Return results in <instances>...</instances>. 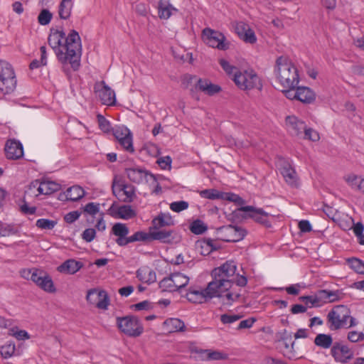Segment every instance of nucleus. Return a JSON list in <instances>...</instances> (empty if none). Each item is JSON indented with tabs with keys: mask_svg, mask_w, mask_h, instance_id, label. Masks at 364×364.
<instances>
[{
	"mask_svg": "<svg viewBox=\"0 0 364 364\" xmlns=\"http://www.w3.org/2000/svg\"><path fill=\"white\" fill-rule=\"evenodd\" d=\"M350 267L358 274H364V262L358 258H350L348 259Z\"/></svg>",
	"mask_w": 364,
	"mask_h": 364,
	"instance_id": "obj_47",
	"label": "nucleus"
},
{
	"mask_svg": "<svg viewBox=\"0 0 364 364\" xmlns=\"http://www.w3.org/2000/svg\"><path fill=\"white\" fill-rule=\"evenodd\" d=\"M196 88L205 95L212 96L221 91L220 85L211 82L208 79L200 78L198 80Z\"/></svg>",
	"mask_w": 364,
	"mask_h": 364,
	"instance_id": "obj_25",
	"label": "nucleus"
},
{
	"mask_svg": "<svg viewBox=\"0 0 364 364\" xmlns=\"http://www.w3.org/2000/svg\"><path fill=\"white\" fill-rule=\"evenodd\" d=\"M83 267L81 262L74 259H69L63 262L57 267V271L62 274H74L80 271Z\"/></svg>",
	"mask_w": 364,
	"mask_h": 364,
	"instance_id": "obj_24",
	"label": "nucleus"
},
{
	"mask_svg": "<svg viewBox=\"0 0 364 364\" xmlns=\"http://www.w3.org/2000/svg\"><path fill=\"white\" fill-rule=\"evenodd\" d=\"M202 38L207 46L213 48L225 51L230 47V42L222 32L210 28L203 30Z\"/></svg>",
	"mask_w": 364,
	"mask_h": 364,
	"instance_id": "obj_8",
	"label": "nucleus"
},
{
	"mask_svg": "<svg viewBox=\"0 0 364 364\" xmlns=\"http://www.w3.org/2000/svg\"><path fill=\"white\" fill-rule=\"evenodd\" d=\"M109 214L117 219L129 220L134 218L136 215L135 210L128 205H123L119 207L109 208Z\"/></svg>",
	"mask_w": 364,
	"mask_h": 364,
	"instance_id": "obj_22",
	"label": "nucleus"
},
{
	"mask_svg": "<svg viewBox=\"0 0 364 364\" xmlns=\"http://www.w3.org/2000/svg\"><path fill=\"white\" fill-rule=\"evenodd\" d=\"M114 136L124 150L129 153L134 151L132 134L128 128L117 127L114 130Z\"/></svg>",
	"mask_w": 364,
	"mask_h": 364,
	"instance_id": "obj_15",
	"label": "nucleus"
},
{
	"mask_svg": "<svg viewBox=\"0 0 364 364\" xmlns=\"http://www.w3.org/2000/svg\"><path fill=\"white\" fill-rule=\"evenodd\" d=\"M17 87V78L13 66L5 60H0V92L11 95Z\"/></svg>",
	"mask_w": 364,
	"mask_h": 364,
	"instance_id": "obj_5",
	"label": "nucleus"
},
{
	"mask_svg": "<svg viewBox=\"0 0 364 364\" xmlns=\"http://www.w3.org/2000/svg\"><path fill=\"white\" fill-rule=\"evenodd\" d=\"M281 173L283 176L285 181L292 187H297L299 186V180L295 170L289 164L284 165L281 168Z\"/></svg>",
	"mask_w": 364,
	"mask_h": 364,
	"instance_id": "obj_29",
	"label": "nucleus"
},
{
	"mask_svg": "<svg viewBox=\"0 0 364 364\" xmlns=\"http://www.w3.org/2000/svg\"><path fill=\"white\" fill-rule=\"evenodd\" d=\"M94 90L97 97L103 105L107 106H113L115 105V92L105 81L96 82L94 86Z\"/></svg>",
	"mask_w": 364,
	"mask_h": 364,
	"instance_id": "obj_12",
	"label": "nucleus"
},
{
	"mask_svg": "<svg viewBox=\"0 0 364 364\" xmlns=\"http://www.w3.org/2000/svg\"><path fill=\"white\" fill-rule=\"evenodd\" d=\"M285 124L287 131L290 134L300 137L306 125V123L294 115H289L286 117Z\"/></svg>",
	"mask_w": 364,
	"mask_h": 364,
	"instance_id": "obj_19",
	"label": "nucleus"
},
{
	"mask_svg": "<svg viewBox=\"0 0 364 364\" xmlns=\"http://www.w3.org/2000/svg\"><path fill=\"white\" fill-rule=\"evenodd\" d=\"M198 353L203 359L218 360L226 358L224 353L217 350H200Z\"/></svg>",
	"mask_w": 364,
	"mask_h": 364,
	"instance_id": "obj_37",
	"label": "nucleus"
},
{
	"mask_svg": "<svg viewBox=\"0 0 364 364\" xmlns=\"http://www.w3.org/2000/svg\"><path fill=\"white\" fill-rule=\"evenodd\" d=\"M331 353L336 361L342 363L348 362L353 357V352L347 346L338 343L333 346Z\"/></svg>",
	"mask_w": 364,
	"mask_h": 364,
	"instance_id": "obj_20",
	"label": "nucleus"
},
{
	"mask_svg": "<svg viewBox=\"0 0 364 364\" xmlns=\"http://www.w3.org/2000/svg\"><path fill=\"white\" fill-rule=\"evenodd\" d=\"M233 82L236 86L242 90H250L253 89L261 90L262 81L256 72L251 69L240 70L234 75Z\"/></svg>",
	"mask_w": 364,
	"mask_h": 364,
	"instance_id": "obj_6",
	"label": "nucleus"
},
{
	"mask_svg": "<svg viewBox=\"0 0 364 364\" xmlns=\"http://www.w3.org/2000/svg\"><path fill=\"white\" fill-rule=\"evenodd\" d=\"M136 277L142 283L151 284L156 281L155 271L149 266H142L136 272Z\"/></svg>",
	"mask_w": 364,
	"mask_h": 364,
	"instance_id": "obj_23",
	"label": "nucleus"
},
{
	"mask_svg": "<svg viewBox=\"0 0 364 364\" xmlns=\"http://www.w3.org/2000/svg\"><path fill=\"white\" fill-rule=\"evenodd\" d=\"M325 304L339 301L341 299V292L339 290L322 289Z\"/></svg>",
	"mask_w": 364,
	"mask_h": 364,
	"instance_id": "obj_40",
	"label": "nucleus"
},
{
	"mask_svg": "<svg viewBox=\"0 0 364 364\" xmlns=\"http://www.w3.org/2000/svg\"><path fill=\"white\" fill-rule=\"evenodd\" d=\"M363 177L360 176L355 175L354 173H350L344 176V180L346 183L353 190L358 191L359 184Z\"/></svg>",
	"mask_w": 364,
	"mask_h": 364,
	"instance_id": "obj_44",
	"label": "nucleus"
},
{
	"mask_svg": "<svg viewBox=\"0 0 364 364\" xmlns=\"http://www.w3.org/2000/svg\"><path fill=\"white\" fill-rule=\"evenodd\" d=\"M40 188V181L35 180L32 181L26 191V196L28 197H38L41 196Z\"/></svg>",
	"mask_w": 364,
	"mask_h": 364,
	"instance_id": "obj_43",
	"label": "nucleus"
},
{
	"mask_svg": "<svg viewBox=\"0 0 364 364\" xmlns=\"http://www.w3.org/2000/svg\"><path fill=\"white\" fill-rule=\"evenodd\" d=\"M56 225V220L47 218H40L36 222V227L41 230H53Z\"/></svg>",
	"mask_w": 364,
	"mask_h": 364,
	"instance_id": "obj_48",
	"label": "nucleus"
},
{
	"mask_svg": "<svg viewBox=\"0 0 364 364\" xmlns=\"http://www.w3.org/2000/svg\"><path fill=\"white\" fill-rule=\"evenodd\" d=\"M53 18L52 13L46 9L41 10L38 16V22L42 26H46L50 23Z\"/></svg>",
	"mask_w": 364,
	"mask_h": 364,
	"instance_id": "obj_51",
	"label": "nucleus"
},
{
	"mask_svg": "<svg viewBox=\"0 0 364 364\" xmlns=\"http://www.w3.org/2000/svg\"><path fill=\"white\" fill-rule=\"evenodd\" d=\"M116 324L119 330L129 337H139L144 332V326L140 320L134 316L117 317Z\"/></svg>",
	"mask_w": 364,
	"mask_h": 364,
	"instance_id": "obj_7",
	"label": "nucleus"
},
{
	"mask_svg": "<svg viewBox=\"0 0 364 364\" xmlns=\"http://www.w3.org/2000/svg\"><path fill=\"white\" fill-rule=\"evenodd\" d=\"M97 117L100 129L105 133H109L112 129L109 120L102 114H98Z\"/></svg>",
	"mask_w": 364,
	"mask_h": 364,
	"instance_id": "obj_54",
	"label": "nucleus"
},
{
	"mask_svg": "<svg viewBox=\"0 0 364 364\" xmlns=\"http://www.w3.org/2000/svg\"><path fill=\"white\" fill-rule=\"evenodd\" d=\"M151 230V241L159 240L164 243H169L171 242L173 237V231L167 229H150Z\"/></svg>",
	"mask_w": 364,
	"mask_h": 364,
	"instance_id": "obj_28",
	"label": "nucleus"
},
{
	"mask_svg": "<svg viewBox=\"0 0 364 364\" xmlns=\"http://www.w3.org/2000/svg\"><path fill=\"white\" fill-rule=\"evenodd\" d=\"M33 283L47 293L53 294L56 291V288L51 277L42 268H40L38 272L36 273L33 278Z\"/></svg>",
	"mask_w": 364,
	"mask_h": 364,
	"instance_id": "obj_13",
	"label": "nucleus"
},
{
	"mask_svg": "<svg viewBox=\"0 0 364 364\" xmlns=\"http://www.w3.org/2000/svg\"><path fill=\"white\" fill-rule=\"evenodd\" d=\"M274 75L276 81L282 87H296L299 82L298 69L287 56L277 58L274 66Z\"/></svg>",
	"mask_w": 364,
	"mask_h": 364,
	"instance_id": "obj_2",
	"label": "nucleus"
},
{
	"mask_svg": "<svg viewBox=\"0 0 364 364\" xmlns=\"http://www.w3.org/2000/svg\"><path fill=\"white\" fill-rule=\"evenodd\" d=\"M244 42L254 44L257 41V37L255 33V31L250 28V26L247 28V31L243 33V35L240 38Z\"/></svg>",
	"mask_w": 364,
	"mask_h": 364,
	"instance_id": "obj_56",
	"label": "nucleus"
},
{
	"mask_svg": "<svg viewBox=\"0 0 364 364\" xmlns=\"http://www.w3.org/2000/svg\"><path fill=\"white\" fill-rule=\"evenodd\" d=\"M188 203L184 200L175 201L170 204V209L176 213H180L188 208Z\"/></svg>",
	"mask_w": 364,
	"mask_h": 364,
	"instance_id": "obj_57",
	"label": "nucleus"
},
{
	"mask_svg": "<svg viewBox=\"0 0 364 364\" xmlns=\"http://www.w3.org/2000/svg\"><path fill=\"white\" fill-rule=\"evenodd\" d=\"M186 296L188 301L194 304H203L211 299L208 285L205 287L198 285L191 286Z\"/></svg>",
	"mask_w": 364,
	"mask_h": 364,
	"instance_id": "obj_14",
	"label": "nucleus"
},
{
	"mask_svg": "<svg viewBox=\"0 0 364 364\" xmlns=\"http://www.w3.org/2000/svg\"><path fill=\"white\" fill-rule=\"evenodd\" d=\"M221 191L214 188L205 189L199 192L201 198L210 200L221 199Z\"/></svg>",
	"mask_w": 364,
	"mask_h": 364,
	"instance_id": "obj_46",
	"label": "nucleus"
},
{
	"mask_svg": "<svg viewBox=\"0 0 364 364\" xmlns=\"http://www.w3.org/2000/svg\"><path fill=\"white\" fill-rule=\"evenodd\" d=\"M216 235L223 241L235 242L243 239L245 231L240 227L230 225L218 228Z\"/></svg>",
	"mask_w": 364,
	"mask_h": 364,
	"instance_id": "obj_10",
	"label": "nucleus"
},
{
	"mask_svg": "<svg viewBox=\"0 0 364 364\" xmlns=\"http://www.w3.org/2000/svg\"><path fill=\"white\" fill-rule=\"evenodd\" d=\"M189 229L195 235H201L207 230V225L200 220H195L191 224Z\"/></svg>",
	"mask_w": 364,
	"mask_h": 364,
	"instance_id": "obj_41",
	"label": "nucleus"
},
{
	"mask_svg": "<svg viewBox=\"0 0 364 364\" xmlns=\"http://www.w3.org/2000/svg\"><path fill=\"white\" fill-rule=\"evenodd\" d=\"M73 3L72 0H62L58 9V14L60 18L68 19L71 15Z\"/></svg>",
	"mask_w": 364,
	"mask_h": 364,
	"instance_id": "obj_32",
	"label": "nucleus"
},
{
	"mask_svg": "<svg viewBox=\"0 0 364 364\" xmlns=\"http://www.w3.org/2000/svg\"><path fill=\"white\" fill-rule=\"evenodd\" d=\"M348 340L352 343H357L364 341V334L363 332L351 331L348 333Z\"/></svg>",
	"mask_w": 364,
	"mask_h": 364,
	"instance_id": "obj_60",
	"label": "nucleus"
},
{
	"mask_svg": "<svg viewBox=\"0 0 364 364\" xmlns=\"http://www.w3.org/2000/svg\"><path fill=\"white\" fill-rule=\"evenodd\" d=\"M315 93L307 87H297V100L309 104L314 101Z\"/></svg>",
	"mask_w": 364,
	"mask_h": 364,
	"instance_id": "obj_31",
	"label": "nucleus"
},
{
	"mask_svg": "<svg viewBox=\"0 0 364 364\" xmlns=\"http://www.w3.org/2000/svg\"><path fill=\"white\" fill-rule=\"evenodd\" d=\"M314 344L320 348L328 349L333 344L332 336L329 334L319 333L315 337Z\"/></svg>",
	"mask_w": 364,
	"mask_h": 364,
	"instance_id": "obj_35",
	"label": "nucleus"
},
{
	"mask_svg": "<svg viewBox=\"0 0 364 364\" xmlns=\"http://www.w3.org/2000/svg\"><path fill=\"white\" fill-rule=\"evenodd\" d=\"M4 151L6 159L10 160H18L23 156V144L15 139H9L6 141Z\"/></svg>",
	"mask_w": 364,
	"mask_h": 364,
	"instance_id": "obj_18",
	"label": "nucleus"
},
{
	"mask_svg": "<svg viewBox=\"0 0 364 364\" xmlns=\"http://www.w3.org/2000/svg\"><path fill=\"white\" fill-rule=\"evenodd\" d=\"M40 188L41 196L50 195L60 189V185L50 181H40Z\"/></svg>",
	"mask_w": 364,
	"mask_h": 364,
	"instance_id": "obj_33",
	"label": "nucleus"
},
{
	"mask_svg": "<svg viewBox=\"0 0 364 364\" xmlns=\"http://www.w3.org/2000/svg\"><path fill=\"white\" fill-rule=\"evenodd\" d=\"M327 321L329 328L333 331L357 325L355 319L350 316V309L344 305L333 307L327 315Z\"/></svg>",
	"mask_w": 364,
	"mask_h": 364,
	"instance_id": "obj_4",
	"label": "nucleus"
},
{
	"mask_svg": "<svg viewBox=\"0 0 364 364\" xmlns=\"http://www.w3.org/2000/svg\"><path fill=\"white\" fill-rule=\"evenodd\" d=\"M81 215V212L78 210L68 213L64 216V220L68 223H73L77 220Z\"/></svg>",
	"mask_w": 364,
	"mask_h": 364,
	"instance_id": "obj_64",
	"label": "nucleus"
},
{
	"mask_svg": "<svg viewBox=\"0 0 364 364\" xmlns=\"http://www.w3.org/2000/svg\"><path fill=\"white\" fill-rule=\"evenodd\" d=\"M242 318V316L237 314H225L220 316V321L224 324L232 323Z\"/></svg>",
	"mask_w": 364,
	"mask_h": 364,
	"instance_id": "obj_59",
	"label": "nucleus"
},
{
	"mask_svg": "<svg viewBox=\"0 0 364 364\" xmlns=\"http://www.w3.org/2000/svg\"><path fill=\"white\" fill-rule=\"evenodd\" d=\"M16 346L14 343H8L1 347L0 353L4 358H11L15 352Z\"/></svg>",
	"mask_w": 364,
	"mask_h": 364,
	"instance_id": "obj_50",
	"label": "nucleus"
},
{
	"mask_svg": "<svg viewBox=\"0 0 364 364\" xmlns=\"http://www.w3.org/2000/svg\"><path fill=\"white\" fill-rule=\"evenodd\" d=\"M218 63L224 72L233 80L234 75L239 73L240 70H238L237 67L233 65L228 60L225 58H220Z\"/></svg>",
	"mask_w": 364,
	"mask_h": 364,
	"instance_id": "obj_36",
	"label": "nucleus"
},
{
	"mask_svg": "<svg viewBox=\"0 0 364 364\" xmlns=\"http://www.w3.org/2000/svg\"><path fill=\"white\" fill-rule=\"evenodd\" d=\"M163 328L168 333L183 332L186 331L184 322L177 318H169L163 323Z\"/></svg>",
	"mask_w": 364,
	"mask_h": 364,
	"instance_id": "obj_27",
	"label": "nucleus"
},
{
	"mask_svg": "<svg viewBox=\"0 0 364 364\" xmlns=\"http://www.w3.org/2000/svg\"><path fill=\"white\" fill-rule=\"evenodd\" d=\"M112 232L114 235L117 237L116 243L121 247L128 245V234L129 230L126 224L117 223H115L112 228Z\"/></svg>",
	"mask_w": 364,
	"mask_h": 364,
	"instance_id": "obj_21",
	"label": "nucleus"
},
{
	"mask_svg": "<svg viewBox=\"0 0 364 364\" xmlns=\"http://www.w3.org/2000/svg\"><path fill=\"white\" fill-rule=\"evenodd\" d=\"M174 221L168 213H160L151 221L150 229H163L166 227L172 226Z\"/></svg>",
	"mask_w": 364,
	"mask_h": 364,
	"instance_id": "obj_26",
	"label": "nucleus"
},
{
	"mask_svg": "<svg viewBox=\"0 0 364 364\" xmlns=\"http://www.w3.org/2000/svg\"><path fill=\"white\" fill-rule=\"evenodd\" d=\"M159 287L164 291L173 292L177 291V288L174 284L171 274L164 278L159 282Z\"/></svg>",
	"mask_w": 364,
	"mask_h": 364,
	"instance_id": "obj_42",
	"label": "nucleus"
},
{
	"mask_svg": "<svg viewBox=\"0 0 364 364\" xmlns=\"http://www.w3.org/2000/svg\"><path fill=\"white\" fill-rule=\"evenodd\" d=\"M171 158L168 156L160 157L157 159V164L162 169H170L171 167Z\"/></svg>",
	"mask_w": 364,
	"mask_h": 364,
	"instance_id": "obj_62",
	"label": "nucleus"
},
{
	"mask_svg": "<svg viewBox=\"0 0 364 364\" xmlns=\"http://www.w3.org/2000/svg\"><path fill=\"white\" fill-rule=\"evenodd\" d=\"M210 299L218 298L220 301L226 306H231L238 300L241 294V289L234 287L228 281H223L217 278L208 284Z\"/></svg>",
	"mask_w": 364,
	"mask_h": 364,
	"instance_id": "obj_3",
	"label": "nucleus"
},
{
	"mask_svg": "<svg viewBox=\"0 0 364 364\" xmlns=\"http://www.w3.org/2000/svg\"><path fill=\"white\" fill-rule=\"evenodd\" d=\"M151 241V230L146 232L144 231H137L132 235L128 237V244L135 242H148Z\"/></svg>",
	"mask_w": 364,
	"mask_h": 364,
	"instance_id": "obj_38",
	"label": "nucleus"
},
{
	"mask_svg": "<svg viewBox=\"0 0 364 364\" xmlns=\"http://www.w3.org/2000/svg\"><path fill=\"white\" fill-rule=\"evenodd\" d=\"M221 199L234 202L235 203L238 204V205L242 204L244 203V200L241 197H240L238 195L233 193L222 192Z\"/></svg>",
	"mask_w": 364,
	"mask_h": 364,
	"instance_id": "obj_52",
	"label": "nucleus"
},
{
	"mask_svg": "<svg viewBox=\"0 0 364 364\" xmlns=\"http://www.w3.org/2000/svg\"><path fill=\"white\" fill-rule=\"evenodd\" d=\"M85 195L84 190L79 186H73L65 192L67 200L76 201L82 198Z\"/></svg>",
	"mask_w": 364,
	"mask_h": 364,
	"instance_id": "obj_34",
	"label": "nucleus"
},
{
	"mask_svg": "<svg viewBox=\"0 0 364 364\" xmlns=\"http://www.w3.org/2000/svg\"><path fill=\"white\" fill-rule=\"evenodd\" d=\"M48 40L57 59L63 67L70 65L73 70L79 69L82 43L80 35L75 30L70 31L68 36L63 31L56 30L50 33Z\"/></svg>",
	"mask_w": 364,
	"mask_h": 364,
	"instance_id": "obj_1",
	"label": "nucleus"
},
{
	"mask_svg": "<svg viewBox=\"0 0 364 364\" xmlns=\"http://www.w3.org/2000/svg\"><path fill=\"white\" fill-rule=\"evenodd\" d=\"M178 10L174 8L168 1L166 0H160L158 6L159 16L161 19H168L171 17L173 11Z\"/></svg>",
	"mask_w": 364,
	"mask_h": 364,
	"instance_id": "obj_30",
	"label": "nucleus"
},
{
	"mask_svg": "<svg viewBox=\"0 0 364 364\" xmlns=\"http://www.w3.org/2000/svg\"><path fill=\"white\" fill-rule=\"evenodd\" d=\"M300 289H301V284H292V285H290L287 287L276 288L275 289L278 290V291L285 290L287 294H289L290 295L296 296L299 294Z\"/></svg>",
	"mask_w": 364,
	"mask_h": 364,
	"instance_id": "obj_58",
	"label": "nucleus"
},
{
	"mask_svg": "<svg viewBox=\"0 0 364 364\" xmlns=\"http://www.w3.org/2000/svg\"><path fill=\"white\" fill-rule=\"evenodd\" d=\"M86 301L100 310H107L110 304L107 292L99 288L89 289L87 291Z\"/></svg>",
	"mask_w": 364,
	"mask_h": 364,
	"instance_id": "obj_9",
	"label": "nucleus"
},
{
	"mask_svg": "<svg viewBox=\"0 0 364 364\" xmlns=\"http://www.w3.org/2000/svg\"><path fill=\"white\" fill-rule=\"evenodd\" d=\"M95 236L96 231L94 228H87L82 234V238L87 242H92L95 239Z\"/></svg>",
	"mask_w": 364,
	"mask_h": 364,
	"instance_id": "obj_63",
	"label": "nucleus"
},
{
	"mask_svg": "<svg viewBox=\"0 0 364 364\" xmlns=\"http://www.w3.org/2000/svg\"><path fill=\"white\" fill-rule=\"evenodd\" d=\"M171 277L177 290L186 287L190 280V278L187 275L181 272H174L171 274Z\"/></svg>",
	"mask_w": 364,
	"mask_h": 364,
	"instance_id": "obj_39",
	"label": "nucleus"
},
{
	"mask_svg": "<svg viewBox=\"0 0 364 364\" xmlns=\"http://www.w3.org/2000/svg\"><path fill=\"white\" fill-rule=\"evenodd\" d=\"M239 210L247 213V216L252 218L257 223L266 227L271 226L269 214L264 212L262 208H255L253 206L247 205L241 207Z\"/></svg>",
	"mask_w": 364,
	"mask_h": 364,
	"instance_id": "obj_16",
	"label": "nucleus"
},
{
	"mask_svg": "<svg viewBox=\"0 0 364 364\" xmlns=\"http://www.w3.org/2000/svg\"><path fill=\"white\" fill-rule=\"evenodd\" d=\"M249 27L250 26L245 22L238 21L235 23V31L238 36V37L240 38L243 35V33L247 31Z\"/></svg>",
	"mask_w": 364,
	"mask_h": 364,
	"instance_id": "obj_61",
	"label": "nucleus"
},
{
	"mask_svg": "<svg viewBox=\"0 0 364 364\" xmlns=\"http://www.w3.org/2000/svg\"><path fill=\"white\" fill-rule=\"evenodd\" d=\"M304 139H308L312 141H318L320 139V135L317 131L306 127L302 135L299 137Z\"/></svg>",
	"mask_w": 364,
	"mask_h": 364,
	"instance_id": "obj_49",
	"label": "nucleus"
},
{
	"mask_svg": "<svg viewBox=\"0 0 364 364\" xmlns=\"http://www.w3.org/2000/svg\"><path fill=\"white\" fill-rule=\"evenodd\" d=\"M237 266L233 261H227L220 267L215 268L212 272L213 278H217L223 281H228L234 284L235 274Z\"/></svg>",
	"mask_w": 364,
	"mask_h": 364,
	"instance_id": "obj_11",
	"label": "nucleus"
},
{
	"mask_svg": "<svg viewBox=\"0 0 364 364\" xmlns=\"http://www.w3.org/2000/svg\"><path fill=\"white\" fill-rule=\"evenodd\" d=\"M9 335L18 341H24L30 338V336L25 330H20L18 327H11L9 329Z\"/></svg>",
	"mask_w": 364,
	"mask_h": 364,
	"instance_id": "obj_45",
	"label": "nucleus"
},
{
	"mask_svg": "<svg viewBox=\"0 0 364 364\" xmlns=\"http://www.w3.org/2000/svg\"><path fill=\"white\" fill-rule=\"evenodd\" d=\"M128 178L136 183L155 182V176L148 171L138 168H129L126 169Z\"/></svg>",
	"mask_w": 364,
	"mask_h": 364,
	"instance_id": "obj_17",
	"label": "nucleus"
},
{
	"mask_svg": "<svg viewBox=\"0 0 364 364\" xmlns=\"http://www.w3.org/2000/svg\"><path fill=\"white\" fill-rule=\"evenodd\" d=\"M100 206L99 203L90 202L83 207V212L90 215L94 216L99 213Z\"/></svg>",
	"mask_w": 364,
	"mask_h": 364,
	"instance_id": "obj_53",
	"label": "nucleus"
},
{
	"mask_svg": "<svg viewBox=\"0 0 364 364\" xmlns=\"http://www.w3.org/2000/svg\"><path fill=\"white\" fill-rule=\"evenodd\" d=\"M39 269L40 268L36 267L23 269L20 271L21 277L25 279L31 280L33 282L35 274L38 272Z\"/></svg>",
	"mask_w": 364,
	"mask_h": 364,
	"instance_id": "obj_55",
	"label": "nucleus"
}]
</instances>
